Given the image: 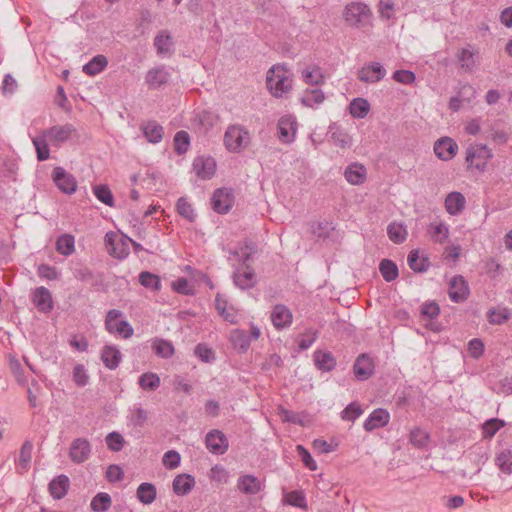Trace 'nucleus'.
Masks as SVG:
<instances>
[{"label": "nucleus", "instance_id": "f257e3e1", "mask_svg": "<svg viewBox=\"0 0 512 512\" xmlns=\"http://www.w3.org/2000/svg\"><path fill=\"white\" fill-rule=\"evenodd\" d=\"M266 85L276 98L289 93L292 90V78L285 64L273 65L267 72Z\"/></svg>", "mask_w": 512, "mask_h": 512}, {"label": "nucleus", "instance_id": "f03ea898", "mask_svg": "<svg viewBox=\"0 0 512 512\" xmlns=\"http://www.w3.org/2000/svg\"><path fill=\"white\" fill-rule=\"evenodd\" d=\"M123 312L118 309H111L107 312L105 317V329L113 335H118L124 339L132 337L134 329L131 324L124 319Z\"/></svg>", "mask_w": 512, "mask_h": 512}, {"label": "nucleus", "instance_id": "7ed1b4c3", "mask_svg": "<svg viewBox=\"0 0 512 512\" xmlns=\"http://www.w3.org/2000/svg\"><path fill=\"white\" fill-rule=\"evenodd\" d=\"M249 132L240 125H230L224 134V145L230 152H240L249 143Z\"/></svg>", "mask_w": 512, "mask_h": 512}, {"label": "nucleus", "instance_id": "20e7f679", "mask_svg": "<svg viewBox=\"0 0 512 512\" xmlns=\"http://www.w3.org/2000/svg\"><path fill=\"white\" fill-rule=\"evenodd\" d=\"M131 238L122 234L119 235L113 231L106 233L105 235V246L108 253L117 258L125 259L129 255V245Z\"/></svg>", "mask_w": 512, "mask_h": 512}, {"label": "nucleus", "instance_id": "39448f33", "mask_svg": "<svg viewBox=\"0 0 512 512\" xmlns=\"http://www.w3.org/2000/svg\"><path fill=\"white\" fill-rule=\"evenodd\" d=\"M370 8L363 3L352 2L345 7L344 19L352 27L365 26L370 19Z\"/></svg>", "mask_w": 512, "mask_h": 512}, {"label": "nucleus", "instance_id": "423d86ee", "mask_svg": "<svg viewBox=\"0 0 512 512\" xmlns=\"http://www.w3.org/2000/svg\"><path fill=\"white\" fill-rule=\"evenodd\" d=\"M492 157L491 149L484 144H472L466 151V162L479 171L486 169L487 163Z\"/></svg>", "mask_w": 512, "mask_h": 512}, {"label": "nucleus", "instance_id": "0eeeda50", "mask_svg": "<svg viewBox=\"0 0 512 512\" xmlns=\"http://www.w3.org/2000/svg\"><path fill=\"white\" fill-rule=\"evenodd\" d=\"M261 335L259 327L251 324L250 335L245 330L234 329L230 333V341L235 349L241 353H245L251 344V340H257Z\"/></svg>", "mask_w": 512, "mask_h": 512}, {"label": "nucleus", "instance_id": "6e6552de", "mask_svg": "<svg viewBox=\"0 0 512 512\" xmlns=\"http://www.w3.org/2000/svg\"><path fill=\"white\" fill-rule=\"evenodd\" d=\"M43 131L45 135L48 136L49 142L54 147H60L63 143L77 135V129L71 123H66L64 125H54Z\"/></svg>", "mask_w": 512, "mask_h": 512}, {"label": "nucleus", "instance_id": "1a4fd4ad", "mask_svg": "<svg viewBox=\"0 0 512 512\" xmlns=\"http://www.w3.org/2000/svg\"><path fill=\"white\" fill-rule=\"evenodd\" d=\"M448 295L450 300L454 303H462L468 299L470 287L462 275H455L451 278Z\"/></svg>", "mask_w": 512, "mask_h": 512}, {"label": "nucleus", "instance_id": "9d476101", "mask_svg": "<svg viewBox=\"0 0 512 512\" xmlns=\"http://www.w3.org/2000/svg\"><path fill=\"white\" fill-rule=\"evenodd\" d=\"M386 76V69L379 62L365 64L357 72L358 79L367 84L381 81Z\"/></svg>", "mask_w": 512, "mask_h": 512}, {"label": "nucleus", "instance_id": "9b49d317", "mask_svg": "<svg viewBox=\"0 0 512 512\" xmlns=\"http://www.w3.org/2000/svg\"><path fill=\"white\" fill-rule=\"evenodd\" d=\"M233 202V192L227 188H219L215 190L211 198L212 208L219 214L227 213L232 208Z\"/></svg>", "mask_w": 512, "mask_h": 512}, {"label": "nucleus", "instance_id": "f8f14e48", "mask_svg": "<svg viewBox=\"0 0 512 512\" xmlns=\"http://www.w3.org/2000/svg\"><path fill=\"white\" fill-rule=\"evenodd\" d=\"M52 177L57 188L63 193L73 194L76 192L77 181L75 177L68 173L64 168H54Z\"/></svg>", "mask_w": 512, "mask_h": 512}, {"label": "nucleus", "instance_id": "ddd939ff", "mask_svg": "<svg viewBox=\"0 0 512 512\" xmlns=\"http://www.w3.org/2000/svg\"><path fill=\"white\" fill-rule=\"evenodd\" d=\"M233 282L241 290L253 288L257 283V278L251 265L238 266L233 273Z\"/></svg>", "mask_w": 512, "mask_h": 512}, {"label": "nucleus", "instance_id": "4468645a", "mask_svg": "<svg viewBox=\"0 0 512 512\" xmlns=\"http://www.w3.org/2000/svg\"><path fill=\"white\" fill-rule=\"evenodd\" d=\"M91 454V444L86 438H76L69 449V457L73 463L81 464L88 460Z\"/></svg>", "mask_w": 512, "mask_h": 512}, {"label": "nucleus", "instance_id": "2eb2a0df", "mask_svg": "<svg viewBox=\"0 0 512 512\" xmlns=\"http://www.w3.org/2000/svg\"><path fill=\"white\" fill-rule=\"evenodd\" d=\"M207 449L216 455L224 454L229 447L228 439L225 434L219 430L210 431L205 438Z\"/></svg>", "mask_w": 512, "mask_h": 512}, {"label": "nucleus", "instance_id": "dca6fc26", "mask_svg": "<svg viewBox=\"0 0 512 512\" xmlns=\"http://www.w3.org/2000/svg\"><path fill=\"white\" fill-rule=\"evenodd\" d=\"M297 122L292 116H283L278 121V139L284 144H290L295 139Z\"/></svg>", "mask_w": 512, "mask_h": 512}, {"label": "nucleus", "instance_id": "f3484780", "mask_svg": "<svg viewBox=\"0 0 512 512\" xmlns=\"http://www.w3.org/2000/svg\"><path fill=\"white\" fill-rule=\"evenodd\" d=\"M192 167L199 178L206 180L215 174L216 162L212 157L198 156L194 159Z\"/></svg>", "mask_w": 512, "mask_h": 512}, {"label": "nucleus", "instance_id": "a211bd4d", "mask_svg": "<svg viewBox=\"0 0 512 512\" xmlns=\"http://www.w3.org/2000/svg\"><path fill=\"white\" fill-rule=\"evenodd\" d=\"M32 302L42 313H49L54 307L51 292L43 286L37 287L33 291Z\"/></svg>", "mask_w": 512, "mask_h": 512}, {"label": "nucleus", "instance_id": "6ab92c4d", "mask_svg": "<svg viewBox=\"0 0 512 512\" xmlns=\"http://www.w3.org/2000/svg\"><path fill=\"white\" fill-rule=\"evenodd\" d=\"M457 149V143L450 137H443L434 144L436 156L444 161L451 160L456 155Z\"/></svg>", "mask_w": 512, "mask_h": 512}, {"label": "nucleus", "instance_id": "aec40b11", "mask_svg": "<svg viewBox=\"0 0 512 512\" xmlns=\"http://www.w3.org/2000/svg\"><path fill=\"white\" fill-rule=\"evenodd\" d=\"M293 315L291 310L283 305L277 304L271 312V321L278 330L289 327L292 324Z\"/></svg>", "mask_w": 512, "mask_h": 512}, {"label": "nucleus", "instance_id": "412c9836", "mask_svg": "<svg viewBox=\"0 0 512 512\" xmlns=\"http://www.w3.org/2000/svg\"><path fill=\"white\" fill-rule=\"evenodd\" d=\"M154 47L157 54L170 57L174 52V43L171 34L167 30H161L154 38Z\"/></svg>", "mask_w": 512, "mask_h": 512}, {"label": "nucleus", "instance_id": "4be33fe9", "mask_svg": "<svg viewBox=\"0 0 512 512\" xmlns=\"http://www.w3.org/2000/svg\"><path fill=\"white\" fill-rule=\"evenodd\" d=\"M390 414L387 410L378 408L371 412L368 418L364 421L363 428L366 431H373L382 428L389 423Z\"/></svg>", "mask_w": 512, "mask_h": 512}, {"label": "nucleus", "instance_id": "5701e85b", "mask_svg": "<svg viewBox=\"0 0 512 512\" xmlns=\"http://www.w3.org/2000/svg\"><path fill=\"white\" fill-rule=\"evenodd\" d=\"M237 489L246 495L258 494L263 489L262 482L254 475H242L237 480Z\"/></svg>", "mask_w": 512, "mask_h": 512}, {"label": "nucleus", "instance_id": "b1692460", "mask_svg": "<svg viewBox=\"0 0 512 512\" xmlns=\"http://www.w3.org/2000/svg\"><path fill=\"white\" fill-rule=\"evenodd\" d=\"M373 370L374 364L370 357L365 354H361L357 357L353 365V372L358 380H367L373 374Z\"/></svg>", "mask_w": 512, "mask_h": 512}, {"label": "nucleus", "instance_id": "393cba45", "mask_svg": "<svg viewBox=\"0 0 512 512\" xmlns=\"http://www.w3.org/2000/svg\"><path fill=\"white\" fill-rule=\"evenodd\" d=\"M301 78L307 85L319 86L325 82L322 68L317 64L307 65L301 70Z\"/></svg>", "mask_w": 512, "mask_h": 512}, {"label": "nucleus", "instance_id": "a878e982", "mask_svg": "<svg viewBox=\"0 0 512 512\" xmlns=\"http://www.w3.org/2000/svg\"><path fill=\"white\" fill-rule=\"evenodd\" d=\"M170 78V73L161 65L148 70L145 80L151 89H157L166 84Z\"/></svg>", "mask_w": 512, "mask_h": 512}, {"label": "nucleus", "instance_id": "bb28decb", "mask_svg": "<svg viewBox=\"0 0 512 512\" xmlns=\"http://www.w3.org/2000/svg\"><path fill=\"white\" fill-rule=\"evenodd\" d=\"M70 487V480L68 476L61 474L53 478L49 485L48 490L50 495L56 499L60 500L66 496Z\"/></svg>", "mask_w": 512, "mask_h": 512}, {"label": "nucleus", "instance_id": "cd10ccee", "mask_svg": "<svg viewBox=\"0 0 512 512\" xmlns=\"http://www.w3.org/2000/svg\"><path fill=\"white\" fill-rule=\"evenodd\" d=\"M121 358L120 350L114 345H106L102 349L101 360L105 367L110 370H114L119 366Z\"/></svg>", "mask_w": 512, "mask_h": 512}, {"label": "nucleus", "instance_id": "c85d7f7f", "mask_svg": "<svg viewBox=\"0 0 512 512\" xmlns=\"http://www.w3.org/2000/svg\"><path fill=\"white\" fill-rule=\"evenodd\" d=\"M366 174V168L359 163L348 165L344 172L345 179L352 185L363 184L366 180Z\"/></svg>", "mask_w": 512, "mask_h": 512}, {"label": "nucleus", "instance_id": "c756f323", "mask_svg": "<svg viewBox=\"0 0 512 512\" xmlns=\"http://www.w3.org/2000/svg\"><path fill=\"white\" fill-rule=\"evenodd\" d=\"M465 197L460 192H451L446 196L445 208L450 215H458L465 208Z\"/></svg>", "mask_w": 512, "mask_h": 512}, {"label": "nucleus", "instance_id": "7c9ffc66", "mask_svg": "<svg viewBox=\"0 0 512 512\" xmlns=\"http://www.w3.org/2000/svg\"><path fill=\"white\" fill-rule=\"evenodd\" d=\"M194 486L195 479L189 474L177 475L173 480V491L176 495H187Z\"/></svg>", "mask_w": 512, "mask_h": 512}, {"label": "nucleus", "instance_id": "2f4dec72", "mask_svg": "<svg viewBox=\"0 0 512 512\" xmlns=\"http://www.w3.org/2000/svg\"><path fill=\"white\" fill-rule=\"evenodd\" d=\"M48 141L49 138L48 136L45 135L43 130L32 139V143L35 147L38 161L42 162L50 157Z\"/></svg>", "mask_w": 512, "mask_h": 512}, {"label": "nucleus", "instance_id": "473e14b6", "mask_svg": "<svg viewBox=\"0 0 512 512\" xmlns=\"http://www.w3.org/2000/svg\"><path fill=\"white\" fill-rule=\"evenodd\" d=\"M314 362L319 370L325 372L332 371L336 366V360L332 353L321 350L314 352Z\"/></svg>", "mask_w": 512, "mask_h": 512}, {"label": "nucleus", "instance_id": "72a5a7b5", "mask_svg": "<svg viewBox=\"0 0 512 512\" xmlns=\"http://www.w3.org/2000/svg\"><path fill=\"white\" fill-rule=\"evenodd\" d=\"M407 262L411 270L416 273L426 272L430 267V261L427 257L419 256L418 250H412L409 252Z\"/></svg>", "mask_w": 512, "mask_h": 512}, {"label": "nucleus", "instance_id": "f704fd0d", "mask_svg": "<svg viewBox=\"0 0 512 512\" xmlns=\"http://www.w3.org/2000/svg\"><path fill=\"white\" fill-rule=\"evenodd\" d=\"M136 496L142 504L149 505L156 499V487L152 483L143 482L138 486Z\"/></svg>", "mask_w": 512, "mask_h": 512}, {"label": "nucleus", "instance_id": "c9c22d12", "mask_svg": "<svg viewBox=\"0 0 512 512\" xmlns=\"http://www.w3.org/2000/svg\"><path fill=\"white\" fill-rule=\"evenodd\" d=\"M108 65V60L104 55L94 56L83 66V72L89 76H95L102 72Z\"/></svg>", "mask_w": 512, "mask_h": 512}, {"label": "nucleus", "instance_id": "e433bc0d", "mask_svg": "<svg viewBox=\"0 0 512 512\" xmlns=\"http://www.w3.org/2000/svg\"><path fill=\"white\" fill-rule=\"evenodd\" d=\"M512 316V312L507 307H496L491 308L487 312V318L492 325H501L509 320Z\"/></svg>", "mask_w": 512, "mask_h": 512}, {"label": "nucleus", "instance_id": "4c0bfd02", "mask_svg": "<svg viewBox=\"0 0 512 512\" xmlns=\"http://www.w3.org/2000/svg\"><path fill=\"white\" fill-rule=\"evenodd\" d=\"M471 46L462 48L457 52L456 58L461 68L467 72H472L475 67V53L470 49Z\"/></svg>", "mask_w": 512, "mask_h": 512}, {"label": "nucleus", "instance_id": "58836bf2", "mask_svg": "<svg viewBox=\"0 0 512 512\" xmlns=\"http://www.w3.org/2000/svg\"><path fill=\"white\" fill-rule=\"evenodd\" d=\"M143 134L151 143H158L163 138V127L155 121H149L143 125Z\"/></svg>", "mask_w": 512, "mask_h": 512}, {"label": "nucleus", "instance_id": "ea45409f", "mask_svg": "<svg viewBox=\"0 0 512 512\" xmlns=\"http://www.w3.org/2000/svg\"><path fill=\"white\" fill-rule=\"evenodd\" d=\"M325 99L324 93L320 89H306L301 97V103L306 107H314L321 104Z\"/></svg>", "mask_w": 512, "mask_h": 512}, {"label": "nucleus", "instance_id": "a19ab883", "mask_svg": "<svg viewBox=\"0 0 512 512\" xmlns=\"http://www.w3.org/2000/svg\"><path fill=\"white\" fill-rule=\"evenodd\" d=\"M256 253V244L252 241H246L244 246L240 247L239 250L234 252V255L239 256L241 262L239 266L250 265L253 260L252 255Z\"/></svg>", "mask_w": 512, "mask_h": 512}, {"label": "nucleus", "instance_id": "79ce46f5", "mask_svg": "<svg viewBox=\"0 0 512 512\" xmlns=\"http://www.w3.org/2000/svg\"><path fill=\"white\" fill-rule=\"evenodd\" d=\"M111 504V496L108 493L99 492L92 498L90 507L93 512H105L110 508Z\"/></svg>", "mask_w": 512, "mask_h": 512}, {"label": "nucleus", "instance_id": "37998d69", "mask_svg": "<svg viewBox=\"0 0 512 512\" xmlns=\"http://www.w3.org/2000/svg\"><path fill=\"white\" fill-rule=\"evenodd\" d=\"M495 464L501 472L505 474H512V451L504 449L497 453Z\"/></svg>", "mask_w": 512, "mask_h": 512}, {"label": "nucleus", "instance_id": "c03bdc74", "mask_svg": "<svg viewBox=\"0 0 512 512\" xmlns=\"http://www.w3.org/2000/svg\"><path fill=\"white\" fill-rule=\"evenodd\" d=\"M387 234L389 239L395 244H401L407 238V231L401 223H390L387 227Z\"/></svg>", "mask_w": 512, "mask_h": 512}, {"label": "nucleus", "instance_id": "a18cd8bd", "mask_svg": "<svg viewBox=\"0 0 512 512\" xmlns=\"http://www.w3.org/2000/svg\"><path fill=\"white\" fill-rule=\"evenodd\" d=\"M379 271L387 282L394 281L399 275L397 265L390 259H383L380 262Z\"/></svg>", "mask_w": 512, "mask_h": 512}, {"label": "nucleus", "instance_id": "49530a36", "mask_svg": "<svg viewBox=\"0 0 512 512\" xmlns=\"http://www.w3.org/2000/svg\"><path fill=\"white\" fill-rule=\"evenodd\" d=\"M155 354L161 358H170L175 350L171 341L165 339H155L152 345Z\"/></svg>", "mask_w": 512, "mask_h": 512}, {"label": "nucleus", "instance_id": "de8ad7c7", "mask_svg": "<svg viewBox=\"0 0 512 512\" xmlns=\"http://www.w3.org/2000/svg\"><path fill=\"white\" fill-rule=\"evenodd\" d=\"M56 250L64 255L69 256L75 250V239L70 234L61 235L56 241Z\"/></svg>", "mask_w": 512, "mask_h": 512}, {"label": "nucleus", "instance_id": "09e8293b", "mask_svg": "<svg viewBox=\"0 0 512 512\" xmlns=\"http://www.w3.org/2000/svg\"><path fill=\"white\" fill-rule=\"evenodd\" d=\"M349 109L354 118L362 119L367 116L370 105L366 99L356 98L350 103Z\"/></svg>", "mask_w": 512, "mask_h": 512}, {"label": "nucleus", "instance_id": "8fccbe9b", "mask_svg": "<svg viewBox=\"0 0 512 512\" xmlns=\"http://www.w3.org/2000/svg\"><path fill=\"white\" fill-rule=\"evenodd\" d=\"M409 440L414 447L422 449L428 446L430 436L428 432L417 427L411 430Z\"/></svg>", "mask_w": 512, "mask_h": 512}, {"label": "nucleus", "instance_id": "3c124183", "mask_svg": "<svg viewBox=\"0 0 512 512\" xmlns=\"http://www.w3.org/2000/svg\"><path fill=\"white\" fill-rule=\"evenodd\" d=\"M160 377L156 373L147 372L139 377L138 384L143 390L154 391L160 386Z\"/></svg>", "mask_w": 512, "mask_h": 512}, {"label": "nucleus", "instance_id": "603ef678", "mask_svg": "<svg viewBox=\"0 0 512 512\" xmlns=\"http://www.w3.org/2000/svg\"><path fill=\"white\" fill-rule=\"evenodd\" d=\"M190 145V136L184 131H178L174 136V149L175 152L179 155H182L187 152Z\"/></svg>", "mask_w": 512, "mask_h": 512}, {"label": "nucleus", "instance_id": "864d4df0", "mask_svg": "<svg viewBox=\"0 0 512 512\" xmlns=\"http://www.w3.org/2000/svg\"><path fill=\"white\" fill-rule=\"evenodd\" d=\"M312 233L318 239L325 240L330 237V233L334 230L331 222H316L312 224Z\"/></svg>", "mask_w": 512, "mask_h": 512}, {"label": "nucleus", "instance_id": "5fc2aeb1", "mask_svg": "<svg viewBox=\"0 0 512 512\" xmlns=\"http://www.w3.org/2000/svg\"><path fill=\"white\" fill-rule=\"evenodd\" d=\"M95 197L109 207L114 206V197L107 185H97L93 188Z\"/></svg>", "mask_w": 512, "mask_h": 512}, {"label": "nucleus", "instance_id": "6e6d98bb", "mask_svg": "<svg viewBox=\"0 0 512 512\" xmlns=\"http://www.w3.org/2000/svg\"><path fill=\"white\" fill-rule=\"evenodd\" d=\"M176 209L179 215L183 218L187 219L190 222H193L196 218V214L192 205L187 201L186 198L181 197L178 199L176 203Z\"/></svg>", "mask_w": 512, "mask_h": 512}, {"label": "nucleus", "instance_id": "4d7b16f0", "mask_svg": "<svg viewBox=\"0 0 512 512\" xmlns=\"http://www.w3.org/2000/svg\"><path fill=\"white\" fill-rule=\"evenodd\" d=\"M139 282L145 288H150L153 290H159L161 287L160 278L148 271H143L139 274Z\"/></svg>", "mask_w": 512, "mask_h": 512}, {"label": "nucleus", "instance_id": "13d9d810", "mask_svg": "<svg viewBox=\"0 0 512 512\" xmlns=\"http://www.w3.org/2000/svg\"><path fill=\"white\" fill-rule=\"evenodd\" d=\"M33 444L31 441H25L20 449L18 463L19 466L26 470L32 459Z\"/></svg>", "mask_w": 512, "mask_h": 512}, {"label": "nucleus", "instance_id": "bf43d9fd", "mask_svg": "<svg viewBox=\"0 0 512 512\" xmlns=\"http://www.w3.org/2000/svg\"><path fill=\"white\" fill-rule=\"evenodd\" d=\"M504 421L498 418L487 420L482 427V434L484 438H492L502 427Z\"/></svg>", "mask_w": 512, "mask_h": 512}, {"label": "nucleus", "instance_id": "052dcab7", "mask_svg": "<svg viewBox=\"0 0 512 512\" xmlns=\"http://www.w3.org/2000/svg\"><path fill=\"white\" fill-rule=\"evenodd\" d=\"M286 503L291 506L298 507L301 509H307V502L305 495L302 491L294 490L285 496Z\"/></svg>", "mask_w": 512, "mask_h": 512}, {"label": "nucleus", "instance_id": "680f3d73", "mask_svg": "<svg viewBox=\"0 0 512 512\" xmlns=\"http://www.w3.org/2000/svg\"><path fill=\"white\" fill-rule=\"evenodd\" d=\"M105 441H106L108 449L113 452H118V451L122 450V448L124 447V444H125V440H124L123 436L120 433L115 432V431L110 432L106 436Z\"/></svg>", "mask_w": 512, "mask_h": 512}, {"label": "nucleus", "instance_id": "e2e57ef3", "mask_svg": "<svg viewBox=\"0 0 512 512\" xmlns=\"http://www.w3.org/2000/svg\"><path fill=\"white\" fill-rule=\"evenodd\" d=\"M331 139L335 145L341 148H348L352 145L351 137L343 129L340 128H336L331 132Z\"/></svg>", "mask_w": 512, "mask_h": 512}, {"label": "nucleus", "instance_id": "0e129e2a", "mask_svg": "<svg viewBox=\"0 0 512 512\" xmlns=\"http://www.w3.org/2000/svg\"><path fill=\"white\" fill-rule=\"evenodd\" d=\"M148 419V413L142 407L137 406L130 410L129 420L135 427H142Z\"/></svg>", "mask_w": 512, "mask_h": 512}, {"label": "nucleus", "instance_id": "69168bd1", "mask_svg": "<svg viewBox=\"0 0 512 512\" xmlns=\"http://www.w3.org/2000/svg\"><path fill=\"white\" fill-rule=\"evenodd\" d=\"M362 413L363 410L361 406L352 402L341 412V417L343 420L354 422Z\"/></svg>", "mask_w": 512, "mask_h": 512}, {"label": "nucleus", "instance_id": "338daca9", "mask_svg": "<svg viewBox=\"0 0 512 512\" xmlns=\"http://www.w3.org/2000/svg\"><path fill=\"white\" fill-rule=\"evenodd\" d=\"M73 380L79 387H84L89 381V376L82 364H77L73 369Z\"/></svg>", "mask_w": 512, "mask_h": 512}, {"label": "nucleus", "instance_id": "774afa93", "mask_svg": "<svg viewBox=\"0 0 512 512\" xmlns=\"http://www.w3.org/2000/svg\"><path fill=\"white\" fill-rule=\"evenodd\" d=\"M392 78L401 84L409 85L415 82L416 76L410 70H397L393 73Z\"/></svg>", "mask_w": 512, "mask_h": 512}]
</instances>
